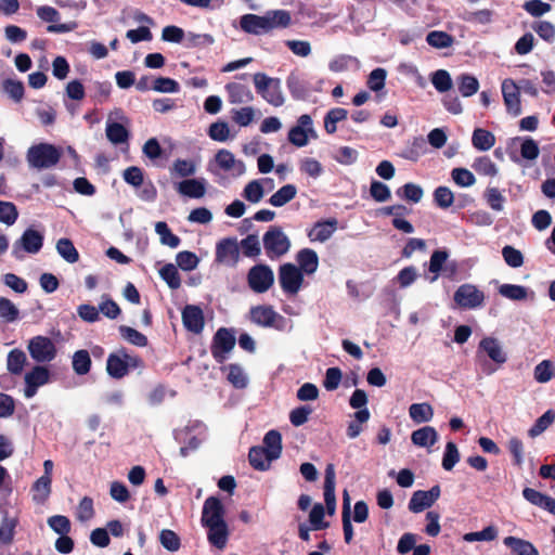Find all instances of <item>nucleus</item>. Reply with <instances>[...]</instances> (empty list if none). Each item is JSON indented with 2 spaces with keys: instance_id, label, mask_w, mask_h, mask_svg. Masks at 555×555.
<instances>
[{
  "instance_id": "f257e3e1",
  "label": "nucleus",
  "mask_w": 555,
  "mask_h": 555,
  "mask_svg": "<svg viewBox=\"0 0 555 555\" xmlns=\"http://www.w3.org/2000/svg\"><path fill=\"white\" fill-rule=\"evenodd\" d=\"M292 17L288 11L274 10L266 15L245 14L241 17L240 25L242 30L251 35H262L274 28H285L289 26Z\"/></svg>"
},
{
  "instance_id": "f03ea898",
  "label": "nucleus",
  "mask_w": 555,
  "mask_h": 555,
  "mask_svg": "<svg viewBox=\"0 0 555 555\" xmlns=\"http://www.w3.org/2000/svg\"><path fill=\"white\" fill-rule=\"evenodd\" d=\"M62 157L61 149L50 143H39L27 151V163L36 169H48L56 166Z\"/></svg>"
},
{
  "instance_id": "7ed1b4c3",
  "label": "nucleus",
  "mask_w": 555,
  "mask_h": 555,
  "mask_svg": "<svg viewBox=\"0 0 555 555\" xmlns=\"http://www.w3.org/2000/svg\"><path fill=\"white\" fill-rule=\"evenodd\" d=\"M256 91L271 105L279 107L284 103L279 78H270L263 73L254 75Z\"/></svg>"
},
{
  "instance_id": "20e7f679",
  "label": "nucleus",
  "mask_w": 555,
  "mask_h": 555,
  "mask_svg": "<svg viewBox=\"0 0 555 555\" xmlns=\"http://www.w3.org/2000/svg\"><path fill=\"white\" fill-rule=\"evenodd\" d=\"M263 247L269 258L281 257L291 247L289 238L280 227H270L262 237Z\"/></svg>"
},
{
  "instance_id": "39448f33",
  "label": "nucleus",
  "mask_w": 555,
  "mask_h": 555,
  "mask_svg": "<svg viewBox=\"0 0 555 555\" xmlns=\"http://www.w3.org/2000/svg\"><path fill=\"white\" fill-rule=\"evenodd\" d=\"M27 350L37 363H48L55 359L57 349L53 340L47 336H35L29 339Z\"/></svg>"
},
{
  "instance_id": "423d86ee",
  "label": "nucleus",
  "mask_w": 555,
  "mask_h": 555,
  "mask_svg": "<svg viewBox=\"0 0 555 555\" xmlns=\"http://www.w3.org/2000/svg\"><path fill=\"white\" fill-rule=\"evenodd\" d=\"M236 339L232 330L220 327L214 335L210 351L217 363H223L233 350Z\"/></svg>"
},
{
  "instance_id": "0eeeda50",
  "label": "nucleus",
  "mask_w": 555,
  "mask_h": 555,
  "mask_svg": "<svg viewBox=\"0 0 555 555\" xmlns=\"http://www.w3.org/2000/svg\"><path fill=\"white\" fill-rule=\"evenodd\" d=\"M247 282L255 293H264L273 285V271L267 264H256L249 269Z\"/></svg>"
},
{
  "instance_id": "6e6552de",
  "label": "nucleus",
  "mask_w": 555,
  "mask_h": 555,
  "mask_svg": "<svg viewBox=\"0 0 555 555\" xmlns=\"http://www.w3.org/2000/svg\"><path fill=\"white\" fill-rule=\"evenodd\" d=\"M279 282L284 293L295 295L301 287L304 274L293 263H284L279 268Z\"/></svg>"
},
{
  "instance_id": "1a4fd4ad",
  "label": "nucleus",
  "mask_w": 555,
  "mask_h": 555,
  "mask_svg": "<svg viewBox=\"0 0 555 555\" xmlns=\"http://www.w3.org/2000/svg\"><path fill=\"white\" fill-rule=\"evenodd\" d=\"M250 320L255 324L263 327H274L282 330L285 324V318L279 314L271 306H256L250 309Z\"/></svg>"
},
{
  "instance_id": "9d476101",
  "label": "nucleus",
  "mask_w": 555,
  "mask_h": 555,
  "mask_svg": "<svg viewBox=\"0 0 555 555\" xmlns=\"http://www.w3.org/2000/svg\"><path fill=\"white\" fill-rule=\"evenodd\" d=\"M42 245L43 235L29 228L25 230L21 238L14 243L12 255L16 259H21L23 257L21 255V250H25L29 254H37L42 248Z\"/></svg>"
},
{
  "instance_id": "9b49d317",
  "label": "nucleus",
  "mask_w": 555,
  "mask_h": 555,
  "mask_svg": "<svg viewBox=\"0 0 555 555\" xmlns=\"http://www.w3.org/2000/svg\"><path fill=\"white\" fill-rule=\"evenodd\" d=\"M455 304L463 309H475L483 304L485 294L473 284H463L454 293Z\"/></svg>"
},
{
  "instance_id": "f8f14e48",
  "label": "nucleus",
  "mask_w": 555,
  "mask_h": 555,
  "mask_svg": "<svg viewBox=\"0 0 555 555\" xmlns=\"http://www.w3.org/2000/svg\"><path fill=\"white\" fill-rule=\"evenodd\" d=\"M501 89L506 111L513 116L520 115L521 103L518 85L513 79L506 78L503 80Z\"/></svg>"
},
{
  "instance_id": "ddd939ff",
  "label": "nucleus",
  "mask_w": 555,
  "mask_h": 555,
  "mask_svg": "<svg viewBox=\"0 0 555 555\" xmlns=\"http://www.w3.org/2000/svg\"><path fill=\"white\" fill-rule=\"evenodd\" d=\"M224 514L225 509L221 500L217 496H208L203 505L202 525L225 521Z\"/></svg>"
},
{
  "instance_id": "4468645a",
  "label": "nucleus",
  "mask_w": 555,
  "mask_h": 555,
  "mask_svg": "<svg viewBox=\"0 0 555 555\" xmlns=\"http://www.w3.org/2000/svg\"><path fill=\"white\" fill-rule=\"evenodd\" d=\"M182 323L189 332L201 334L205 326L202 308L195 305H186L182 310Z\"/></svg>"
},
{
  "instance_id": "2eb2a0df",
  "label": "nucleus",
  "mask_w": 555,
  "mask_h": 555,
  "mask_svg": "<svg viewBox=\"0 0 555 555\" xmlns=\"http://www.w3.org/2000/svg\"><path fill=\"white\" fill-rule=\"evenodd\" d=\"M240 258V249L236 238L221 240L216 246V260L221 263L235 264Z\"/></svg>"
},
{
  "instance_id": "dca6fc26",
  "label": "nucleus",
  "mask_w": 555,
  "mask_h": 555,
  "mask_svg": "<svg viewBox=\"0 0 555 555\" xmlns=\"http://www.w3.org/2000/svg\"><path fill=\"white\" fill-rule=\"evenodd\" d=\"M106 372L115 379H121L128 375L126 348H119L116 352L108 354L106 360Z\"/></svg>"
},
{
  "instance_id": "f3484780",
  "label": "nucleus",
  "mask_w": 555,
  "mask_h": 555,
  "mask_svg": "<svg viewBox=\"0 0 555 555\" xmlns=\"http://www.w3.org/2000/svg\"><path fill=\"white\" fill-rule=\"evenodd\" d=\"M338 221L336 218L317 221L311 230L308 232V237L311 242H325L336 231Z\"/></svg>"
},
{
  "instance_id": "a211bd4d",
  "label": "nucleus",
  "mask_w": 555,
  "mask_h": 555,
  "mask_svg": "<svg viewBox=\"0 0 555 555\" xmlns=\"http://www.w3.org/2000/svg\"><path fill=\"white\" fill-rule=\"evenodd\" d=\"M324 502L328 515H334L336 511L335 495V469L333 464H328L325 468L324 477Z\"/></svg>"
},
{
  "instance_id": "6ab92c4d",
  "label": "nucleus",
  "mask_w": 555,
  "mask_h": 555,
  "mask_svg": "<svg viewBox=\"0 0 555 555\" xmlns=\"http://www.w3.org/2000/svg\"><path fill=\"white\" fill-rule=\"evenodd\" d=\"M204 527L208 529L207 538L209 543L215 547L222 550L227 545L229 538V528L227 522H212L205 525Z\"/></svg>"
},
{
  "instance_id": "aec40b11",
  "label": "nucleus",
  "mask_w": 555,
  "mask_h": 555,
  "mask_svg": "<svg viewBox=\"0 0 555 555\" xmlns=\"http://www.w3.org/2000/svg\"><path fill=\"white\" fill-rule=\"evenodd\" d=\"M296 260L299 264L301 273L308 275L313 274L319 267L318 254L311 248H302L296 255Z\"/></svg>"
},
{
  "instance_id": "412c9836",
  "label": "nucleus",
  "mask_w": 555,
  "mask_h": 555,
  "mask_svg": "<svg viewBox=\"0 0 555 555\" xmlns=\"http://www.w3.org/2000/svg\"><path fill=\"white\" fill-rule=\"evenodd\" d=\"M286 86L294 100L307 99L309 92L308 82L297 72H292L288 75Z\"/></svg>"
},
{
  "instance_id": "4be33fe9",
  "label": "nucleus",
  "mask_w": 555,
  "mask_h": 555,
  "mask_svg": "<svg viewBox=\"0 0 555 555\" xmlns=\"http://www.w3.org/2000/svg\"><path fill=\"white\" fill-rule=\"evenodd\" d=\"M438 433L431 426H424L411 434V441L414 446L430 448L438 441Z\"/></svg>"
},
{
  "instance_id": "5701e85b",
  "label": "nucleus",
  "mask_w": 555,
  "mask_h": 555,
  "mask_svg": "<svg viewBox=\"0 0 555 555\" xmlns=\"http://www.w3.org/2000/svg\"><path fill=\"white\" fill-rule=\"evenodd\" d=\"M177 191L183 196L201 198L206 193L205 183L199 179H185L178 183Z\"/></svg>"
},
{
  "instance_id": "b1692460",
  "label": "nucleus",
  "mask_w": 555,
  "mask_h": 555,
  "mask_svg": "<svg viewBox=\"0 0 555 555\" xmlns=\"http://www.w3.org/2000/svg\"><path fill=\"white\" fill-rule=\"evenodd\" d=\"M479 349L485 351L487 356L498 364L506 362V354L503 352L499 341L493 337H485L481 339Z\"/></svg>"
},
{
  "instance_id": "393cba45",
  "label": "nucleus",
  "mask_w": 555,
  "mask_h": 555,
  "mask_svg": "<svg viewBox=\"0 0 555 555\" xmlns=\"http://www.w3.org/2000/svg\"><path fill=\"white\" fill-rule=\"evenodd\" d=\"M52 477L41 476L31 487L33 501L37 504H43L52 491Z\"/></svg>"
},
{
  "instance_id": "a878e982",
  "label": "nucleus",
  "mask_w": 555,
  "mask_h": 555,
  "mask_svg": "<svg viewBox=\"0 0 555 555\" xmlns=\"http://www.w3.org/2000/svg\"><path fill=\"white\" fill-rule=\"evenodd\" d=\"M503 543L512 550L515 555H539L535 546L526 540L513 535L506 537Z\"/></svg>"
},
{
  "instance_id": "bb28decb",
  "label": "nucleus",
  "mask_w": 555,
  "mask_h": 555,
  "mask_svg": "<svg viewBox=\"0 0 555 555\" xmlns=\"http://www.w3.org/2000/svg\"><path fill=\"white\" fill-rule=\"evenodd\" d=\"M264 450L269 453V460H276L282 453V436L275 429L269 430L263 438Z\"/></svg>"
},
{
  "instance_id": "cd10ccee",
  "label": "nucleus",
  "mask_w": 555,
  "mask_h": 555,
  "mask_svg": "<svg viewBox=\"0 0 555 555\" xmlns=\"http://www.w3.org/2000/svg\"><path fill=\"white\" fill-rule=\"evenodd\" d=\"M409 415L415 424L430 422L434 417V409L430 403H413L409 408Z\"/></svg>"
},
{
  "instance_id": "c85d7f7f",
  "label": "nucleus",
  "mask_w": 555,
  "mask_h": 555,
  "mask_svg": "<svg viewBox=\"0 0 555 555\" xmlns=\"http://www.w3.org/2000/svg\"><path fill=\"white\" fill-rule=\"evenodd\" d=\"M250 466L257 470H267L273 460H269V453L262 447H251L248 452Z\"/></svg>"
},
{
  "instance_id": "c756f323",
  "label": "nucleus",
  "mask_w": 555,
  "mask_h": 555,
  "mask_svg": "<svg viewBox=\"0 0 555 555\" xmlns=\"http://www.w3.org/2000/svg\"><path fill=\"white\" fill-rule=\"evenodd\" d=\"M229 93V100L231 103H246L254 99V95L249 88L245 85L231 82L225 86Z\"/></svg>"
},
{
  "instance_id": "7c9ffc66",
  "label": "nucleus",
  "mask_w": 555,
  "mask_h": 555,
  "mask_svg": "<svg viewBox=\"0 0 555 555\" xmlns=\"http://www.w3.org/2000/svg\"><path fill=\"white\" fill-rule=\"evenodd\" d=\"M297 195V188L294 184H285L280 188L269 198V203L274 207H282L293 201Z\"/></svg>"
},
{
  "instance_id": "2f4dec72",
  "label": "nucleus",
  "mask_w": 555,
  "mask_h": 555,
  "mask_svg": "<svg viewBox=\"0 0 555 555\" xmlns=\"http://www.w3.org/2000/svg\"><path fill=\"white\" fill-rule=\"evenodd\" d=\"M472 143L479 151H489L495 144V137L486 129L476 128L473 132Z\"/></svg>"
},
{
  "instance_id": "473e14b6",
  "label": "nucleus",
  "mask_w": 555,
  "mask_h": 555,
  "mask_svg": "<svg viewBox=\"0 0 555 555\" xmlns=\"http://www.w3.org/2000/svg\"><path fill=\"white\" fill-rule=\"evenodd\" d=\"M118 332L124 340L135 347H146L149 344L147 337L131 326L120 325Z\"/></svg>"
},
{
  "instance_id": "72a5a7b5",
  "label": "nucleus",
  "mask_w": 555,
  "mask_h": 555,
  "mask_svg": "<svg viewBox=\"0 0 555 555\" xmlns=\"http://www.w3.org/2000/svg\"><path fill=\"white\" fill-rule=\"evenodd\" d=\"M56 250L59 255L68 263H75L79 260V253L72 240L62 237L56 242Z\"/></svg>"
},
{
  "instance_id": "f704fd0d",
  "label": "nucleus",
  "mask_w": 555,
  "mask_h": 555,
  "mask_svg": "<svg viewBox=\"0 0 555 555\" xmlns=\"http://www.w3.org/2000/svg\"><path fill=\"white\" fill-rule=\"evenodd\" d=\"M341 520L345 542L350 544L353 539V527L350 519V499L346 490L344 492Z\"/></svg>"
},
{
  "instance_id": "c9c22d12",
  "label": "nucleus",
  "mask_w": 555,
  "mask_h": 555,
  "mask_svg": "<svg viewBox=\"0 0 555 555\" xmlns=\"http://www.w3.org/2000/svg\"><path fill=\"white\" fill-rule=\"evenodd\" d=\"M27 358L23 350L13 349L8 353L7 367L13 375H20L26 364Z\"/></svg>"
},
{
  "instance_id": "e433bc0d",
  "label": "nucleus",
  "mask_w": 555,
  "mask_h": 555,
  "mask_svg": "<svg viewBox=\"0 0 555 555\" xmlns=\"http://www.w3.org/2000/svg\"><path fill=\"white\" fill-rule=\"evenodd\" d=\"M155 232L159 235L160 243L163 245L177 248L181 243V238L171 232L170 228L165 221L156 222Z\"/></svg>"
},
{
  "instance_id": "4c0bfd02",
  "label": "nucleus",
  "mask_w": 555,
  "mask_h": 555,
  "mask_svg": "<svg viewBox=\"0 0 555 555\" xmlns=\"http://www.w3.org/2000/svg\"><path fill=\"white\" fill-rule=\"evenodd\" d=\"M18 521L14 517L5 515L0 522V542L9 545L14 540L15 528Z\"/></svg>"
},
{
  "instance_id": "58836bf2",
  "label": "nucleus",
  "mask_w": 555,
  "mask_h": 555,
  "mask_svg": "<svg viewBox=\"0 0 555 555\" xmlns=\"http://www.w3.org/2000/svg\"><path fill=\"white\" fill-rule=\"evenodd\" d=\"M106 137L113 144H121L128 141L129 132L125 126L119 122H108L106 125Z\"/></svg>"
},
{
  "instance_id": "ea45409f",
  "label": "nucleus",
  "mask_w": 555,
  "mask_h": 555,
  "mask_svg": "<svg viewBox=\"0 0 555 555\" xmlns=\"http://www.w3.org/2000/svg\"><path fill=\"white\" fill-rule=\"evenodd\" d=\"M73 370L77 375H86L91 369V358L87 350L81 349L73 354Z\"/></svg>"
},
{
  "instance_id": "a19ab883",
  "label": "nucleus",
  "mask_w": 555,
  "mask_h": 555,
  "mask_svg": "<svg viewBox=\"0 0 555 555\" xmlns=\"http://www.w3.org/2000/svg\"><path fill=\"white\" fill-rule=\"evenodd\" d=\"M533 377L538 383L545 384L555 377V366L551 360H543L535 365Z\"/></svg>"
},
{
  "instance_id": "79ce46f5",
  "label": "nucleus",
  "mask_w": 555,
  "mask_h": 555,
  "mask_svg": "<svg viewBox=\"0 0 555 555\" xmlns=\"http://www.w3.org/2000/svg\"><path fill=\"white\" fill-rule=\"evenodd\" d=\"M397 195L405 201L412 202L414 204L421 202L424 191L423 189L415 183L408 182L401 188L397 190Z\"/></svg>"
},
{
  "instance_id": "37998d69",
  "label": "nucleus",
  "mask_w": 555,
  "mask_h": 555,
  "mask_svg": "<svg viewBox=\"0 0 555 555\" xmlns=\"http://www.w3.org/2000/svg\"><path fill=\"white\" fill-rule=\"evenodd\" d=\"M225 369L228 370L227 379L233 387L243 389L247 386L248 380L241 365L231 363Z\"/></svg>"
},
{
  "instance_id": "c03bdc74",
  "label": "nucleus",
  "mask_w": 555,
  "mask_h": 555,
  "mask_svg": "<svg viewBox=\"0 0 555 555\" xmlns=\"http://www.w3.org/2000/svg\"><path fill=\"white\" fill-rule=\"evenodd\" d=\"M499 293L511 300H525L528 297L527 287L516 284H502L499 287Z\"/></svg>"
},
{
  "instance_id": "a18cd8bd",
  "label": "nucleus",
  "mask_w": 555,
  "mask_h": 555,
  "mask_svg": "<svg viewBox=\"0 0 555 555\" xmlns=\"http://www.w3.org/2000/svg\"><path fill=\"white\" fill-rule=\"evenodd\" d=\"M555 421V412L553 410H547L544 414H542L531 426L528 434L530 437H537L545 431Z\"/></svg>"
},
{
  "instance_id": "49530a36",
  "label": "nucleus",
  "mask_w": 555,
  "mask_h": 555,
  "mask_svg": "<svg viewBox=\"0 0 555 555\" xmlns=\"http://www.w3.org/2000/svg\"><path fill=\"white\" fill-rule=\"evenodd\" d=\"M433 506L431 501L429 500V496L426 491L424 490H417L415 491L409 502V509L412 513H421L426 508H429Z\"/></svg>"
},
{
  "instance_id": "de8ad7c7",
  "label": "nucleus",
  "mask_w": 555,
  "mask_h": 555,
  "mask_svg": "<svg viewBox=\"0 0 555 555\" xmlns=\"http://www.w3.org/2000/svg\"><path fill=\"white\" fill-rule=\"evenodd\" d=\"M426 41L434 48L443 49L451 47L454 39L446 31L433 30L427 34Z\"/></svg>"
},
{
  "instance_id": "09e8293b",
  "label": "nucleus",
  "mask_w": 555,
  "mask_h": 555,
  "mask_svg": "<svg viewBox=\"0 0 555 555\" xmlns=\"http://www.w3.org/2000/svg\"><path fill=\"white\" fill-rule=\"evenodd\" d=\"M531 28L537 35L548 43L555 41V26L548 21H535L531 24Z\"/></svg>"
},
{
  "instance_id": "8fccbe9b",
  "label": "nucleus",
  "mask_w": 555,
  "mask_h": 555,
  "mask_svg": "<svg viewBox=\"0 0 555 555\" xmlns=\"http://www.w3.org/2000/svg\"><path fill=\"white\" fill-rule=\"evenodd\" d=\"M159 275L171 289H178L181 286L180 274L172 263L165 264L159 270Z\"/></svg>"
},
{
  "instance_id": "3c124183",
  "label": "nucleus",
  "mask_w": 555,
  "mask_h": 555,
  "mask_svg": "<svg viewBox=\"0 0 555 555\" xmlns=\"http://www.w3.org/2000/svg\"><path fill=\"white\" fill-rule=\"evenodd\" d=\"M196 164L191 159L178 158L173 162L171 168V175H176L181 178H186L195 175Z\"/></svg>"
},
{
  "instance_id": "603ef678",
  "label": "nucleus",
  "mask_w": 555,
  "mask_h": 555,
  "mask_svg": "<svg viewBox=\"0 0 555 555\" xmlns=\"http://www.w3.org/2000/svg\"><path fill=\"white\" fill-rule=\"evenodd\" d=\"M433 196L435 204L441 209H448L454 202V194L448 186H438Z\"/></svg>"
},
{
  "instance_id": "864d4df0",
  "label": "nucleus",
  "mask_w": 555,
  "mask_h": 555,
  "mask_svg": "<svg viewBox=\"0 0 555 555\" xmlns=\"http://www.w3.org/2000/svg\"><path fill=\"white\" fill-rule=\"evenodd\" d=\"M431 83L438 92H447L452 88V79L446 69H438L431 75Z\"/></svg>"
},
{
  "instance_id": "5fc2aeb1",
  "label": "nucleus",
  "mask_w": 555,
  "mask_h": 555,
  "mask_svg": "<svg viewBox=\"0 0 555 555\" xmlns=\"http://www.w3.org/2000/svg\"><path fill=\"white\" fill-rule=\"evenodd\" d=\"M264 191L259 180L249 181L243 191V196L250 203H258L263 197Z\"/></svg>"
},
{
  "instance_id": "6e6d98bb",
  "label": "nucleus",
  "mask_w": 555,
  "mask_h": 555,
  "mask_svg": "<svg viewBox=\"0 0 555 555\" xmlns=\"http://www.w3.org/2000/svg\"><path fill=\"white\" fill-rule=\"evenodd\" d=\"M386 77L387 72L385 68L377 67L373 69L367 77V88L374 92L380 91L385 87Z\"/></svg>"
},
{
  "instance_id": "4d7b16f0",
  "label": "nucleus",
  "mask_w": 555,
  "mask_h": 555,
  "mask_svg": "<svg viewBox=\"0 0 555 555\" xmlns=\"http://www.w3.org/2000/svg\"><path fill=\"white\" fill-rule=\"evenodd\" d=\"M50 372L46 366L36 365L25 375V382L37 385L38 387L49 382Z\"/></svg>"
},
{
  "instance_id": "13d9d810",
  "label": "nucleus",
  "mask_w": 555,
  "mask_h": 555,
  "mask_svg": "<svg viewBox=\"0 0 555 555\" xmlns=\"http://www.w3.org/2000/svg\"><path fill=\"white\" fill-rule=\"evenodd\" d=\"M460 461V452L456 444L452 441H449L446 444L443 457H442V467L446 470H452L455 464Z\"/></svg>"
},
{
  "instance_id": "bf43d9fd",
  "label": "nucleus",
  "mask_w": 555,
  "mask_h": 555,
  "mask_svg": "<svg viewBox=\"0 0 555 555\" xmlns=\"http://www.w3.org/2000/svg\"><path fill=\"white\" fill-rule=\"evenodd\" d=\"M176 261L181 270L192 271L197 267L199 259L193 251L183 250L177 254Z\"/></svg>"
},
{
  "instance_id": "052dcab7",
  "label": "nucleus",
  "mask_w": 555,
  "mask_h": 555,
  "mask_svg": "<svg viewBox=\"0 0 555 555\" xmlns=\"http://www.w3.org/2000/svg\"><path fill=\"white\" fill-rule=\"evenodd\" d=\"M152 89L163 93H177L180 91V85L172 78L158 77L153 80Z\"/></svg>"
},
{
  "instance_id": "680f3d73",
  "label": "nucleus",
  "mask_w": 555,
  "mask_h": 555,
  "mask_svg": "<svg viewBox=\"0 0 555 555\" xmlns=\"http://www.w3.org/2000/svg\"><path fill=\"white\" fill-rule=\"evenodd\" d=\"M313 409L306 404L293 409L289 413V422L293 426L299 427L306 424Z\"/></svg>"
},
{
  "instance_id": "e2e57ef3",
  "label": "nucleus",
  "mask_w": 555,
  "mask_h": 555,
  "mask_svg": "<svg viewBox=\"0 0 555 555\" xmlns=\"http://www.w3.org/2000/svg\"><path fill=\"white\" fill-rule=\"evenodd\" d=\"M241 247L246 257L255 258L261 253L260 243L256 234H249L243 238L241 241Z\"/></svg>"
},
{
  "instance_id": "0e129e2a",
  "label": "nucleus",
  "mask_w": 555,
  "mask_h": 555,
  "mask_svg": "<svg viewBox=\"0 0 555 555\" xmlns=\"http://www.w3.org/2000/svg\"><path fill=\"white\" fill-rule=\"evenodd\" d=\"M159 541L160 544L170 552H176L181 546L179 535L170 529H163L160 531Z\"/></svg>"
},
{
  "instance_id": "69168bd1",
  "label": "nucleus",
  "mask_w": 555,
  "mask_h": 555,
  "mask_svg": "<svg viewBox=\"0 0 555 555\" xmlns=\"http://www.w3.org/2000/svg\"><path fill=\"white\" fill-rule=\"evenodd\" d=\"M17 217L18 211L13 203L0 201V222L12 225L17 220Z\"/></svg>"
},
{
  "instance_id": "338daca9",
  "label": "nucleus",
  "mask_w": 555,
  "mask_h": 555,
  "mask_svg": "<svg viewBox=\"0 0 555 555\" xmlns=\"http://www.w3.org/2000/svg\"><path fill=\"white\" fill-rule=\"evenodd\" d=\"M122 178L129 185L140 188L144 182V172L140 167L130 166L124 170Z\"/></svg>"
},
{
  "instance_id": "774afa93",
  "label": "nucleus",
  "mask_w": 555,
  "mask_h": 555,
  "mask_svg": "<svg viewBox=\"0 0 555 555\" xmlns=\"http://www.w3.org/2000/svg\"><path fill=\"white\" fill-rule=\"evenodd\" d=\"M502 256L506 264L512 268H519L524 264L521 251L511 245H506L502 248Z\"/></svg>"
}]
</instances>
